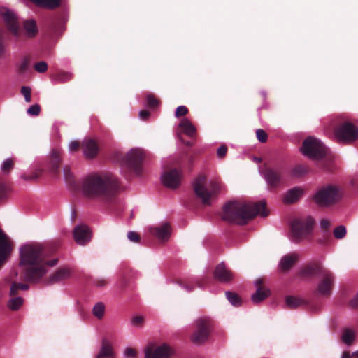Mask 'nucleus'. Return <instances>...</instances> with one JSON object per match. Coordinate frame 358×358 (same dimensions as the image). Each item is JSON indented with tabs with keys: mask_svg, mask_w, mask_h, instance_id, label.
Here are the masks:
<instances>
[{
	"mask_svg": "<svg viewBox=\"0 0 358 358\" xmlns=\"http://www.w3.org/2000/svg\"><path fill=\"white\" fill-rule=\"evenodd\" d=\"M119 188L118 179L110 172L88 175L81 183V191L85 196L106 201H112L117 195Z\"/></svg>",
	"mask_w": 358,
	"mask_h": 358,
	"instance_id": "1",
	"label": "nucleus"
},
{
	"mask_svg": "<svg viewBox=\"0 0 358 358\" xmlns=\"http://www.w3.org/2000/svg\"><path fill=\"white\" fill-rule=\"evenodd\" d=\"M266 217V203L264 201L250 203L247 201H233L224 205L222 208V220L238 224H245L256 215Z\"/></svg>",
	"mask_w": 358,
	"mask_h": 358,
	"instance_id": "2",
	"label": "nucleus"
},
{
	"mask_svg": "<svg viewBox=\"0 0 358 358\" xmlns=\"http://www.w3.org/2000/svg\"><path fill=\"white\" fill-rule=\"evenodd\" d=\"M20 263L29 266L27 270V276L30 281L34 282L45 273L48 266L56 265L57 259L46 261L43 248L41 245H26L20 249Z\"/></svg>",
	"mask_w": 358,
	"mask_h": 358,
	"instance_id": "3",
	"label": "nucleus"
},
{
	"mask_svg": "<svg viewBox=\"0 0 358 358\" xmlns=\"http://www.w3.org/2000/svg\"><path fill=\"white\" fill-rule=\"evenodd\" d=\"M6 28L15 38L16 41H20L24 36L27 38H34L38 32L36 22L33 19L25 20L22 22L23 33L20 29L17 18L15 13L10 10L2 12Z\"/></svg>",
	"mask_w": 358,
	"mask_h": 358,
	"instance_id": "4",
	"label": "nucleus"
},
{
	"mask_svg": "<svg viewBox=\"0 0 358 358\" xmlns=\"http://www.w3.org/2000/svg\"><path fill=\"white\" fill-rule=\"evenodd\" d=\"M206 178L203 175L199 176L193 182L195 194L201 199L203 205L211 204V199L217 195L220 189V184L216 181H211L208 187H206Z\"/></svg>",
	"mask_w": 358,
	"mask_h": 358,
	"instance_id": "5",
	"label": "nucleus"
},
{
	"mask_svg": "<svg viewBox=\"0 0 358 358\" xmlns=\"http://www.w3.org/2000/svg\"><path fill=\"white\" fill-rule=\"evenodd\" d=\"M341 198V192L337 186L327 185L317 189L313 200L320 206L329 207L337 203Z\"/></svg>",
	"mask_w": 358,
	"mask_h": 358,
	"instance_id": "6",
	"label": "nucleus"
},
{
	"mask_svg": "<svg viewBox=\"0 0 358 358\" xmlns=\"http://www.w3.org/2000/svg\"><path fill=\"white\" fill-rule=\"evenodd\" d=\"M315 221L311 217L294 220L291 224V239L299 243L311 235Z\"/></svg>",
	"mask_w": 358,
	"mask_h": 358,
	"instance_id": "7",
	"label": "nucleus"
},
{
	"mask_svg": "<svg viewBox=\"0 0 358 358\" xmlns=\"http://www.w3.org/2000/svg\"><path fill=\"white\" fill-rule=\"evenodd\" d=\"M301 150L303 154L314 160H319L327 157V160L330 162L331 157L328 156V149L317 138L308 137L304 140Z\"/></svg>",
	"mask_w": 358,
	"mask_h": 358,
	"instance_id": "8",
	"label": "nucleus"
},
{
	"mask_svg": "<svg viewBox=\"0 0 358 358\" xmlns=\"http://www.w3.org/2000/svg\"><path fill=\"white\" fill-rule=\"evenodd\" d=\"M211 320L208 317H201L195 321L196 329L190 339L195 345H201L207 341L211 327Z\"/></svg>",
	"mask_w": 358,
	"mask_h": 358,
	"instance_id": "9",
	"label": "nucleus"
},
{
	"mask_svg": "<svg viewBox=\"0 0 358 358\" xmlns=\"http://www.w3.org/2000/svg\"><path fill=\"white\" fill-rule=\"evenodd\" d=\"M336 136L340 142H353L358 138V128L350 122H345L336 129Z\"/></svg>",
	"mask_w": 358,
	"mask_h": 358,
	"instance_id": "10",
	"label": "nucleus"
},
{
	"mask_svg": "<svg viewBox=\"0 0 358 358\" xmlns=\"http://www.w3.org/2000/svg\"><path fill=\"white\" fill-rule=\"evenodd\" d=\"M145 154L140 149H133L127 152L123 157L124 164L136 174L141 172V164L144 159Z\"/></svg>",
	"mask_w": 358,
	"mask_h": 358,
	"instance_id": "11",
	"label": "nucleus"
},
{
	"mask_svg": "<svg viewBox=\"0 0 358 358\" xmlns=\"http://www.w3.org/2000/svg\"><path fill=\"white\" fill-rule=\"evenodd\" d=\"M263 174L270 189H276L284 182L283 170L281 167L266 166Z\"/></svg>",
	"mask_w": 358,
	"mask_h": 358,
	"instance_id": "12",
	"label": "nucleus"
},
{
	"mask_svg": "<svg viewBox=\"0 0 358 358\" xmlns=\"http://www.w3.org/2000/svg\"><path fill=\"white\" fill-rule=\"evenodd\" d=\"M173 354V348L166 343L157 347L150 344L145 349V358H170Z\"/></svg>",
	"mask_w": 358,
	"mask_h": 358,
	"instance_id": "13",
	"label": "nucleus"
},
{
	"mask_svg": "<svg viewBox=\"0 0 358 358\" xmlns=\"http://www.w3.org/2000/svg\"><path fill=\"white\" fill-rule=\"evenodd\" d=\"M323 267L319 262H312L302 266L298 271L296 277L300 280H310L320 275Z\"/></svg>",
	"mask_w": 358,
	"mask_h": 358,
	"instance_id": "14",
	"label": "nucleus"
},
{
	"mask_svg": "<svg viewBox=\"0 0 358 358\" xmlns=\"http://www.w3.org/2000/svg\"><path fill=\"white\" fill-rule=\"evenodd\" d=\"M13 250V243L0 229V268L8 261Z\"/></svg>",
	"mask_w": 358,
	"mask_h": 358,
	"instance_id": "15",
	"label": "nucleus"
},
{
	"mask_svg": "<svg viewBox=\"0 0 358 358\" xmlns=\"http://www.w3.org/2000/svg\"><path fill=\"white\" fill-rule=\"evenodd\" d=\"M182 178V172L177 169L165 171L162 176V181L164 186L170 189L179 187Z\"/></svg>",
	"mask_w": 358,
	"mask_h": 358,
	"instance_id": "16",
	"label": "nucleus"
},
{
	"mask_svg": "<svg viewBox=\"0 0 358 358\" xmlns=\"http://www.w3.org/2000/svg\"><path fill=\"white\" fill-rule=\"evenodd\" d=\"M320 275L321 279L318 285L317 291H331L334 288L335 280L334 273L324 268Z\"/></svg>",
	"mask_w": 358,
	"mask_h": 358,
	"instance_id": "17",
	"label": "nucleus"
},
{
	"mask_svg": "<svg viewBox=\"0 0 358 358\" xmlns=\"http://www.w3.org/2000/svg\"><path fill=\"white\" fill-rule=\"evenodd\" d=\"M73 238L79 245H85L91 240V233L85 225H78L74 228Z\"/></svg>",
	"mask_w": 358,
	"mask_h": 358,
	"instance_id": "18",
	"label": "nucleus"
},
{
	"mask_svg": "<svg viewBox=\"0 0 358 358\" xmlns=\"http://www.w3.org/2000/svg\"><path fill=\"white\" fill-rule=\"evenodd\" d=\"M299 259V256L295 252L287 254L281 258L278 268L283 273L288 272Z\"/></svg>",
	"mask_w": 358,
	"mask_h": 358,
	"instance_id": "19",
	"label": "nucleus"
},
{
	"mask_svg": "<svg viewBox=\"0 0 358 358\" xmlns=\"http://www.w3.org/2000/svg\"><path fill=\"white\" fill-rule=\"evenodd\" d=\"M213 277L215 280L222 282H229L233 278V273L227 268L223 263H220L215 268Z\"/></svg>",
	"mask_w": 358,
	"mask_h": 358,
	"instance_id": "20",
	"label": "nucleus"
},
{
	"mask_svg": "<svg viewBox=\"0 0 358 358\" xmlns=\"http://www.w3.org/2000/svg\"><path fill=\"white\" fill-rule=\"evenodd\" d=\"M83 154L87 159H92L98 153L99 148L96 142L91 138L85 139L81 143Z\"/></svg>",
	"mask_w": 358,
	"mask_h": 358,
	"instance_id": "21",
	"label": "nucleus"
},
{
	"mask_svg": "<svg viewBox=\"0 0 358 358\" xmlns=\"http://www.w3.org/2000/svg\"><path fill=\"white\" fill-rule=\"evenodd\" d=\"M303 190L299 187H295L288 190L283 196V202L285 203H294L303 195Z\"/></svg>",
	"mask_w": 358,
	"mask_h": 358,
	"instance_id": "22",
	"label": "nucleus"
},
{
	"mask_svg": "<svg viewBox=\"0 0 358 358\" xmlns=\"http://www.w3.org/2000/svg\"><path fill=\"white\" fill-rule=\"evenodd\" d=\"M151 232L159 240L166 241L171 234L170 225L169 223H164L159 227L152 229Z\"/></svg>",
	"mask_w": 358,
	"mask_h": 358,
	"instance_id": "23",
	"label": "nucleus"
},
{
	"mask_svg": "<svg viewBox=\"0 0 358 358\" xmlns=\"http://www.w3.org/2000/svg\"><path fill=\"white\" fill-rule=\"evenodd\" d=\"M71 276V270L68 268H59L48 279L50 284L60 282Z\"/></svg>",
	"mask_w": 358,
	"mask_h": 358,
	"instance_id": "24",
	"label": "nucleus"
},
{
	"mask_svg": "<svg viewBox=\"0 0 358 358\" xmlns=\"http://www.w3.org/2000/svg\"><path fill=\"white\" fill-rule=\"evenodd\" d=\"M61 162L62 158L60 152L57 150H53L50 155V164L54 174L57 175L59 173Z\"/></svg>",
	"mask_w": 358,
	"mask_h": 358,
	"instance_id": "25",
	"label": "nucleus"
},
{
	"mask_svg": "<svg viewBox=\"0 0 358 358\" xmlns=\"http://www.w3.org/2000/svg\"><path fill=\"white\" fill-rule=\"evenodd\" d=\"M179 127L182 131L190 138H193L196 134V128L192 122L187 118H183L180 124Z\"/></svg>",
	"mask_w": 358,
	"mask_h": 358,
	"instance_id": "26",
	"label": "nucleus"
},
{
	"mask_svg": "<svg viewBox=\"0 0 358 358\" xmlns=\"http://www.w3.org/2000/svg\"><path fill=\"white\" fill-rule=\"evenodd\" d=\"M113 357L114 352L112 345L108 341H103L96 358H113Z\"/></svg>",
	"mask_w": 358,
	"mask_h": 358,
	"instance_id": "27",
	"label": "nucleus"
},
{
	"mask_svg": "<svg viewBox=\"0 0 358 358\" xmlns=\"http://www.w3.org/2000/svg\"><path fill=\"white\" fill-rule=\"evenodd\" d=\"M36 5L49 9H55L60 6L62 0H30Z\"/></svg>",
	"mask_w": 358,
	"mask_h": 358,
	"instance_id": "28",
	"label": "nucleus"
},
{
	"mask_svg": "<svg viewBox=\"0 0 358 358\" xmlns=\"http://www.w3.org/2000/svg\"><path fill=\"white\" fill-rule=\"evenodd\" d=\"M307 301L301 297L293 296L288 295L285 298L286 306L289 308H296L303 304H306Z\"/></svg>",
	"mask_w": 358,
	"mask_h": 358,
	"instance_id": "29",
	"label": "nucleus"
},
{
	"mask_svg": "<svg viewBox=\"0 0 358 358\" xmlns=\"http://www.w3.org/2000/svg\"><path fill=\"white\" fill-rule=\"evenodd\" d=\"M24 300L20 296L13 297L8 301L7 306L11 310H17L22 306Z\"/></svg>",
	"mask_w": 358,
	"mask_h": 358,
	"instance_id": "30",
	"label": "nucleus"
},
{
	"mask_svg": "<svg viewBox=\"0 0 358 358\" xmlns=\"http://www.w3.org/2000/svg\"><path fill=\"white\" fill-rule=\"evenodd\" d=\"M355 333L352 329H344L342 335V341L347 345H350L355 340Z\"/></svg>",
	"mask_w": 358,
	"mask_h": 358,
	"instance_id": "31",
	"label": "nucleus"
},
{
	"mask_svg": "<svg viewBox=\"0 0 358 358\" xmlns=\"http://www.w3.org/2000/svg\"><path fill=\"white\" fill-rule=\"evenodd\" d=\"M226 297L231 303V305L234 306H239L242 303V299L238 296L237 292H225Z\"/></svg>",
	"mask_w": 358,
	"mask_h": 358,
	"instance_id": "32",
	"label": "nucleus"
},
{
	"mask_svg": "<svg viewBox=\"0 0 358 358\" xmlns=\"http://www.w3.org/2000/svg\"><path fill=\"white\" fill-rule=\"evenodd\" d=\"M93 315L98 319L103 318L105 313V306L103 303H96L92 309Z\"/></svg>",
	"mask_w": 358,
	"mask_h": 358,
	"instance_id": "33",
	"label": "nucleus"
},
{
	"mask_svg": "<svg viewBox=\"0 0 358 358\" xmlns=\"http://www.w3.org/2000/svg\"><path fill=\"white\" fill-rule=\"evenodd\" d=\"M270 292H253L251 295V301L254 303H259L269 296Z\"/></svg>",
	"mask_w": 358,
	"mask_h": 358,
	"instance_id": "34",
	"label": "nucleus"
},
{
	"mask_svg": "<svg viewBox=\"0 0 358 358\" xmlns=\"http://www.w3.org/2000/svg\"><path fill=\"white\" fill-rule=\"evenodd\" d=\"M308 171V167L306 165L303 164H299L296 165L293 169H292V175L296 177H300L306 173H307Z\"/></svg>",
	"mask_w": 358,
	"mask_h": 358,
	"instance_id": "35",
	"label": "nucleus"
},
{
	"mask_svg": "<svg viewBox=\"0 0 358 358\" xmlns=\"http://www.w3.org/2000/svg\"><path fill=\"white\" fill-rule=\"evenodd\" d=\"M55 79L57 83H64L72 79V75L68 72H59L55 75Z\"/></svg>",
	"mask_w": 358,
	"mask_h": 358,
	"instance_id": "36",
	"label": "nucleus"
},
{
	"mask_svg": "<svg viewBox=\"0 0 358 358\" xmlns=\"http://www.w3.org/2000/svg\"><path fill=\"white\" fill-rule=\"evenodd\" d=\"M30 66L29 59L24 57L22 62L18 65L17 72L20 75L24 74L28 71Z\"/></svg>",
	"mask_w": 358,
	"mask_h": 358,
	"instance_id": "37",
	"label": "nucleus"
},
{
	"mask_svg": "<svg viewBox=\"0 0 358 358\" xmlns=\"http://www.w3.org/2000/svg\"><path fill=\"white\" fill-rule=\"evenodd\" d=\"M64 177L66 182L72 185L74 182V177L73 173L71 171L69 166L66 165L63 169Z\"/></svg>",
	"mask_w": 358,
	"mask_h": 358,
	"instance_id": "38",
	"label": "nucleus"
},
{
	"mask_svg": "<svg viewBox=\"0 0 358 358\" xmlns=\"http://www.w3.org/2000/svg\"><path fill=\"white\" fill-rule=\"evenodd\" d=\"M146 99L147 106L150 108H155L160 103L159 101L152 94L147 95Z\"/></svg>",
	"mask_w": 358,
	"mask_h": 358,
	"instance_id": "39",
	"label": "nucleus"
},
{
	"mask_svg": "<svg viewBox=\"0 0 358 358\" xmlns=\"http://www.w3.org/2000/svg\"><path fill=\"white\" fill-rule=\"evenodd\" d=\"M345 234L346 229L343 225L337 227L334 230V236L336 238L341 239L345 237Z\"/></svg>",
	"mask_w": 358,
	"mask_h": 358,
	"instance_id": "40",
	"label": "nucleus"
},
{
	"mask_svg": "<svg viewBox=\"0 0 358 358\" xmlns=\"http://www.w3.org/2000/svg\"><path fill=\"white\" fill-rule=\"evenodd\" d=\"M14 162L11 159H6L1 166V170L5 173H9L13 168Z\"/></svg>",
	"mask_w": 358,
	"mask_h": 358,
	"instance_id": "41",
	"label": "nucleus"
},
{
	"mask_svg": "<svg viewBox=\"0 0 358 358\" xmlns=\"http://www.w3.org/2000/svg\"><path fill=\"white\" fill-rule=\"evenodd\" d=\"M256 291H270L268 288L265 286V282L264 278L257 279L255 282Z\"/></svg>",
	"mask_w": 358,
	"mask_h": 358,
	"instance_id": "42",
	"label": "nucleus"
},
{
	"mask_svg": "<svg viewBox=\"0 0 358 358\" xmlns=\"http://www.w3.org/2000/svg\"><path fill=\"white\" fill-rule=\"evenodd\" d=\"M29 288L27 283L25 282H14L13 283L10 290L11 292L17 291V289L27 290Z\"/></svg>",
	"mask_w": 358,
	"mask_h": 358,
	"instance_id": "43",
	"label": "nucleus"
},
{
	"mask_svg": "<svg viewBox=\"0 0 358 358\" xmlns=\"http://www.w3.org/2000/svg\"><path fill=\"white\" fill-rule=\"evenodd\" d=\"M34 69L39 73H44L48 69V64L45 62L41 61L35 63Z\"/></svg>",
	"mask_w": 358,
	"mask_h": 358,
	"instance_id": "44",
	"label": "nucleus"
},
{
	"mask_svg": "<svg viewBox=\"0 0 358 358\" xmlns=\"http://www.w3.org/2000/svg\"><path fill=\"white\" fill-rule=\"evenodd\" d=\"M144 322V317L141 315L134 316L131 320L132 326L139 327L143 325Z\"/></svg>",
	"mask_w": 358,
	"mask_h": 358,
	"instance_id": "45",
	"label": "nucleus"
},
{
	"mask_svg": "<svg viewBox=\"0 0 358 358\" xmlns=\"http://www.w3.org/2000/svg\"><path fill=\"white\" fill-rule=\"evenodd\" d=\"M21 93L24 96L25 101L27 102H31V88L27 86H23L21 88Z\"/></svg>",
	"mask_w": 358,
	"mask_h": 358,
	"instance_id": "46",
	"label": "nucleus"
},
{
	"mask_svg": "<svg viewBox=\"0 0 358 358\" xmlns=\"http://www.w3.org/2000/svg\"><path fill=\"white\" fill-rule=\"evenodd\" d=\"M256 136L261 143L266 142L268 138L267 134L261 129H259L256 131Z\"/></svg>",
	"mask_w": 358,
	"mask_h": 358,
	"instance_id": "47",
	"label": "nucleus"
},
{
	"mask_svg": "<svg viewBox=\"0 0 358 358\" xmlns=\"http://www.w3.org/2000/svg\"><path fill=\"white\" fill-rule=\"evenodd\" d=\"M188 108L185 106H178L176 108L175 115L176 117H180L186 115L188 113Z\"/></svg>",
	"mask_w": 358,
	"mask_h": 358,
	"instance_id": "48",
	"label": "nucleus"
},
{
	"mask_svg": "<svg viewBox=\"0 0 358 358\" xmlns=\"http://www.w3.org/2000/svg\"><path fill=\"white\" fill-rule=\"evenodd\" d=\"M41 111V107L38 104L32 105L27 110L28 114L31 115H38Z\"/></svg>",
	"mask_w": 358,
	"mask_h": 358,
	"instance_id": "49",
	"label": "nucleus"
},
{
	"mask_svg": "<svg viewBox=\"0 0 358 358\" xmlns=\"http://www.w3.org/2000/svg\"><path fill=\"white\" fill-rule=\"evenodd\" d=\"M227 146L224 144L220 145V147L217 150V155L219 158H224L227 153Z\"/></svg>",
	"mask_w": 358,
	"mask_h": 358,
	"instance_id": "50",
	"label": "nucleus"
},
{
	"mask_svg": "<svg viewBox=\"0 0 358 358\" xmlns=\"http://www.w3.org/2000/svg\"><path fill=\"white\" fill-rule=\"evenodd\" d=\"M127 238L134 243H138L141 239L140 235L135 231H129L127 234Z\"/></svg>",
	"mask_w": 358,
	"mask_h": 358,
	"instance_id": "51",
	"label": "nucleus"
},
{
	"mask_svg": "<svg viewBox=\"0 0 358 358\" xmlns=\"http://www.w3.org/2000/svg\"><path fill=\"white\" fill-rule=\"evenodd\" d=\"M123 355L125 358H134L136 356V350L131 348H127Z\"/></svg>",
	"mask_w": 358,
	"mask_h": 358,
	"instance_id": "52",
	"label": "nucleus"
},
{
	"mask_svg": "<svg viewBox=\"0 0 358 358\" xmlns=\"http://www.w3.org/2000/svg\"><path fill=\"white\" fill-rule=\"evenodd\" d=\"M8 187L6 184L0 182V199L4 198L7 194Z\"/></svg>",
	"mask_w": 358,
	"mask_h": 358,
	"instance_id": "53",
	"label": "nucleus"
},
{
	"mask_svg": "<svg viewBox=\"0 0 358 358\" xmlns=\"http://www.w3.org/2000/svg\"><path fill=\"white\" fill-rule=\"evenodd\" d=\"M81 145L77 141H73L69 144V150L71 152H76L79 150Z\"/></svg>",
	"mask_w": 358,
	"mask_h": 358,
	"instance_id": "54",
	"label": "nucleus"
},
{
	"mask_svg": "<svg viewBox=\"0 0 358 358\" xmlns=\"http://www.w3.org/2000/svg\"><path fill=\"white\" fill-rule=\"evenodd\" d=\"M150 112L147 110H142L139 113V117L143 120H146L150 117Z\"/></svg>",
	"mask_w": 358,
	"mask_h": 358,
	"instance_id": "55",
	"label": "nucleus"
},
{
	"mask_svg": "<svg viewBox=\"0 0 358 358\" xmlns=\"http://www.w3.org/2000/svg\"><path fill=\"white\" fill-rule=\"evenodd\" d=\"M181 288L185 289H194L195 287L189 282L179 281Z\"/></svg>",
	"mask_w": 358,
	"mask_h": 358,
	"instance_id": "56",
	"label": "nucleus"
},
{
	"mask_svg": "<svg viewBox=\"0 0 358 358\" xmlns=\"http://www.w3.org/2000/svg\"><path fill=\"white\" fill-rule=\"evenodd\" d=\"M357 357L358 358V350L350 354L349 352H344L341 356V358H353Z\"/></svg>",
	"mask_w": 358,
	"mask_h": 358,
	"instance_id": "57",
	"label": "nucleus"
},
{
	"mask_svg": "<svg viewBox=\"0 0 358 358\" xmlns=\"http://www.w3.org/2000/svg\"><path fill=\"white\" fill-rule=\"evenodd\" d=\"M3 35L1 31H0V56L3 55L5 52V47L3 43Z\"/></svg>",
	"mask_w": 358,
	"mask_h": 358,
	"instance_id": "58",
	"label": "nucleus"
},
{
	"mask_svg": "<svg viewBox=\"0 0 358 358\" xmlns=\"http://www.w3.org/2000/svg\"><path fill=\"white\" fill-rule=\"evenodd\" d=\"M96 285L98 288H104L106 285H107L108 282L106 280L101 279V280H97L96 282Z\"/></svg>",
	"mask_w": 358,
	"mask_h": 358,
	"instance_id": "59",
	"label": "nucleus"
},
{
	"mask_svg": "<svg viewBox=\"0 0 358 358\" xmlns=\"http://www.w3.org/2000/svg\"><path fill=\"white\" fill-rule=\"evenodd\" d=\"M350 305L352 308L358 307V293L350 300Z\"/></svg>",
	"mask_w": 358,
	"mask_h": 358,
	"instance_id": "60",
	"label": "nucleus"
},
{
	"mask_svg": "<svg viewBox=\"0 0 358 358\" xmlns=\"http://www.w3.org/2000/svg\"><path fill=\"white\" fill-rule=\"evenodd\" d=\"M321 227L324 230H328L330 227V222L327 220L323 219L320 223Z\"/></svg>",
	"mask_w": 358,
	"mask_h": 358,
	"instance_id": "61",
	"label": "nucleus"
},
{
	"mask_svg": "<svg viewBox=\"0 0 358 358\" xmlns=\"http://www.w3.org/2000/svg\"><path fill=\"white\" fill-rule=\"evenodd\" d=\"M180 140L182 141V142L185 144L187 146H192L193 145V143L190 141H185L184 140H182L181 138H180Z\"/></svg>",
	"mask_w": 358,
	"mask_h": 358,
	"instance_id": "62",
	"label": "nucleus"
},
{
	"mask_svg": "<svg viewBox=\"0 0 358 358\" xmlns=\"http://www.w3.org/2000/svg\"><path fill=\"white\" fill-rule=\"evenodd\" d=\"M36 178V177H35V176H33V177H25V176H24V178L25 180H29V179H31V178Z\"/></svg>",
	"mask_w": 358,
	"mask_h": 358,
	"instance_id": "63",
	"label": "nucleus"
},
{
	"mask_svg": "<svg viewBox=\"0 0 358 358\" xmlns=\"http://www.w3.org/2000/svg\"><path fill=\"white\" fill-rule=\"evenodd\" d=\"M325 169H326L327 170H330V168H329V164H327V167H325Z\"/></svg>",
	"mask_w": 358,
	"mask_h": 358,
	"instance_id": "64",
	"label": "nucleus"
}]
</instances>
